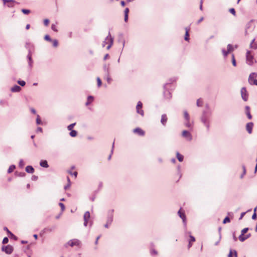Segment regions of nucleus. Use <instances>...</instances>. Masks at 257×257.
Segmentation results:
<instances>
[{
	"label": "nucleus",
	"instance_id": "1",
	"mask_svg": "<svg viewBox=\"0 0 257 257\" xmlns=\"http://www.w3.org/2000/svg\"><path fill=\"white\" fill-rule=\"evenodd\" d=\"M113 39L111 37L110 33H109L108 35L106 37L105 40L102 43V47H105V45L108 44V46L106 48L107 50H109L113 44Z\"/></svg>",
	"mask_w": 257,
	"mask_h": 257
},
{
	"label": "nucleus",
	"instance_id": "2",
	"mask_svg": "<svg viewBox=\"0 0 257 257\" xmlns=\"http://www.w3.org/2000/svg\"><path fill=\"white\" fill-rule=\"evenodd\" d=\"M246 62L249 65H252L254 63L256 62L254 59L253 56L251 54V51L247 50L246 53Z\"/></svg>",
	"mask_w": 257,
	"mask_h": 257
},
{
	"label": "nucleus",
	"instance_id": "3",
	"mask_svg": "<svg viewBox=\"0 0 257 257\" xmlns=\"http://www.w3.org/2000/svg\"><path fill=\"white\" fill-rule=\"evenodd\" d=\"M257 73L255 72L251 73L248 77V81L249 84L251 85L257 86Z\"/></svg>",
	"mask_w": 257,
	"mask_h": 257
},
{
	"label": "nucleus",
	"instance_id": "4",
	"mask_svg": "<svg viewBox=\"0 0 257 257\" xmlns=\"http://www.w3.org/2000/svg\"><path fill=\"white\" fill-rule=\"evenodd\" d=\"M241 96L242 99L246 101L248 100V94L245 87H242L240 90Z\"/></svg>",
	"mask_w": 257,
	"mask_h": 257
},
{
	"label": "nucleus",
	"instance_id": "5",
	"mask_svg": "<svg viewBox=\"0 0 257 257\" xmlns=\"http://www.w3.org/2000/svg\"><path fill=\"white\" fill-rule=\"evenodd\" d=\"M201 121L204 123V124L207 127V128H209V123H208V117L207 115L205 114V112H203V115L201 118Z\"/></svg>",
	"mask_w": 257,
	"mask_h": 257
},
{
	"label": "nucleus",
	"instance_id": "6",
	"mask_svg": "<svg viewBox=\"0 0 257 257\" xmlns=\"http://www.w3.org/2000/svg\"><path fill=\"white\" fill-rule=\"evenodd\" d=\"M2 250L5 251L7 254H9L12 253L13 247L11 245H8L7 246H3L2 248Z\"/></svg>",
	"mask_w": 257,
	"mask_h": 257
},
{
	"label": "nucleus",
	"instance_id": "7",
	"mask_svg": "<svg viewBox=\"0 0 257 257\" xmlns=\"http://www.w3.org/2000/svg\"><path fill=\"white\" fill-rule=\"evenodd\" d=\"M143 104L141 101H139L136 106V110L138 113L141 114L142 116H144V112L142 109Z\"/></svg>",
	"mask_w": 257,
	"mask_h": 257
},
{
	"label": "nucleus",
	"instance_id": "8",
	"mask_svg": "<svg viewBox=\"0 0 257 257\" xmlns=\"http://www.w3.org/2000/svg\"><path fill=\"white\" fill-rule=\"evenodd\" d=\"M182 137L185 138L187 141H190L192 139L191 134L187 131L184 130L182 132Z\"/></svg>",
	"mask_w": 257,
	"mask_h": 257
},
{
	"label": "nucleus",
	"instance_id": "9",
	"mask_svg": "<svg viewBox=\"0 0 257 257\" xmlns=\"http://www.w3.org/2000/svg\"><path fill=\"white\" fill-rule=\"evenodd\" d=\"M80 243H81L80 241L78 239H71V240H69L67 242V244H68L69 245L72 247L74 245L79 246L80 244Z\"/></svg>",
	"mask_w": 257,
	"mask_h": 257
},
{
	"label": "nucleus",
	"instance_id": "10",
	"mask_svg": "<svg viewBox=\"0 0 257 257\" xmlns=\"http://www.w3.org/2000/svg\"><path fill=\"white\" fill-rule=\"evenodd\" d=\"M178 214L179 215L180 217L182 219L184 226L186 228L187 224L186 216L184 212H181V208L178 211Z\"/></svg>",
	"mask_w": 257,
	"mask_h": 257
},
{
	"label": "nucleus",
	"instance_id": "11",
	"mask_svg": "<svg viewBox=\"0 0 257 257\" xmlns=\"http://www.w3.org/2000/svg\"><path fill=\"white\" fill-rule=\"evenodd\" d=\"M90 212L89 211H86L85 212L83 218H84V225L86 226L88 223V221L90 218Z\"/></svg>",
	"mask_w": 257,
	"mask_h": 257
},
{
	"label": "nucleus",
	"instance_id": "12",
	"mask_svg": "<svg viewBox=\"0 0 257 257\" xmlns=\"http://www.w3.org/2000/svg\"><path fill=\"white\" fill-rule=\"evenodd\" d=\"M253 126V123L251 122H248L246 125V129L247 132L250 134L252 133V130Z\"/></svg>",
	"mask_w": 257,
	"mask_h": 257
},
{
	"label": "nucleus",
	"instance_id": "13",
	"mask_svg": "<svg viewBox=\"0 0 257 257\" xmlns=\"http://www.w3.org/2000/svg\"><path fill=\"white\" fill-rule=\"evenodd\" d=\"M27 58L28 59L29 66L30 68L31 69L33 67V61L32 58V55L30 51H29V53L27 56Z\"/></svg>",
	"mask_w": 257,
	"mask_h": 257
},
{
	"label": "nucleus",
	"instance_id": "14",
	"mask_svg": "<svg viewBox=\"0 0 257 257\" xmlns=\"http://www.w3.org/2000/svg\"><path fill=\"white\" fill-rule=\"evenodd\" d=\"M135 133L138 134L140 136H143L145 135V132L140 128L138 127L134 130Z\"/></svg>",
	"mask_w": 257,
	"mask_h": 257
},
{
	"label": "nucleus",
	"instance_id": "15",
	"mask_svg": "<svg viewBox=\"0 0 257 257\" xmlns=\"http://www.w3.org/2000/svg\"><path fill=\"white\" fill-rule=\"evenodd\" d=\"M168 120L167 116L166 114H164L161 116V122L163 125H165Z\"/></svg>",
	"mask_w": 257,
	"mask_h": 257
},
{
	"label": "nucleus",
	"instance_id": "16",
	"mask_svg": "<svg viewBox=\"0 0 257 257\" xmlns=\"http://www.w3.org/2000/svg\"><path fill=\"white\" fill-rule=\"evenodd\" d=\"M250 48L253 49H257V42H255V39H253L250 44Z\"/></svg>",
	"mask_w": 257,
	"mask_h": 257
},
{
	"label": "nucleus",
	"instance_id": "17",
	"mask_svg": "<svg viewBox=\"0 0 257 257\" xmlns=\"http://www.w3.org/2000/svg\"><path fill=\"white\" fill-rule=\"evenodd\" d=\"M11 90L13 92H18L20 91L21 88L19 86L15 85L13 87H12Z\"/></svg>",
	"mask_w": 257,
	"mask_h": 257
},
{
	"label": "nucleus",
	"instance_id": "18",
	"mask_svg": "<svg viewBox=\"0 0 257 257\" xmlns=\"http://www.w3.org/2000/svg\"><path fill=\"white\" fill-rule=\"evenodd\" d=\"M40 165L41 167L47 168L49 167V165L46 160H42L40 163Z\"/></svg>",
	"mask_w": 257,
	"mask_h": 257
},
{
	"label": "nucleus",
	"instance_id": "19",
	"mask_svg": "<svg viewBox=\"0 0 257 257\" xmlns=\"http://www.w3.org/2000/svg\"><path fill=\"white\" fill-rule=\"evenodd\" d=\"M103 69L105 74H107L110 73L109 65L104 64L103 66Z\"/></svg>",
	"mask_w": 257,
	"mask_h": 257
},
{
	"label": "nucleus",
	"instance_id": "20",
	"mask_svg": "<svg viewBox=\"0 0 257 257\" xmlns=\"http://www.w3.org/2000/svg\"><path fill=\"white\" fill-rule=\"evenodd\" d=\"M26 171L28 173H33L34 172V169L31 166H28L26 168Z\"/></svg>",
	"mask_w": 257,
	"mask_h": 257
},
{
	"label": "nucleus",
	"instance_id": "21",
	"mask_svg": "<svg viewBox=\"0 0 257 257\" xmlns=\"http://www.w3.org/2000/svg\"><path fill=\"white\" fill-rule=\"evenodd\" d=\"M164 95L166 99H170L172 97L171 93L168 90L164 91Z\"/></svg>",
	"mask_w": 257,
	"mask_h": 257
},
{
	"label": "nucleus",
	"instance_id": "22",
	"mask_svg": "<svg viewBox=\"0 0 257 257\" xmlns=\"http://www.w3.org/2000/svg\"><path fill=\"white\" fill-rule=\"evenodd\" d=\"M104 78L105 79L108 84H110L112 81V79L110 77V73L104 74Z\"/></svg>",
	"mask_w": 257,
	"mask_h": 257
},
{
	"label": "nucleus",
	"instance_id": "23",
	"mask_svg": "<svg viewBox=\"0 0 257 257\" xmlns=\"http://www.w3.org/2000/svg\"><path fill=\"white\" fill-rule=\"evenodd\" d=\"M128 12H129L128 8H125V10H124V20L125 22H127V21Z\"/></svg>",
	"mask_w": 257,
	"mask_h": 257
},
{
	"label": "nucleus",
	"instance_id": "24",
	"mask_svg": "<svg viewBox=\"0 0 257 257\" xmlns=\"http://www.w3.org/2000/svg\"><path fill=\"white\" fill-rule=\"evenodd\" d=\"M93 97L92 96H89L88 97H87V102H86L85 103V105L86 106L88 105L89 104H90L93 101Z\"/></svg>",
	"mask_w": 257,
	"mask_h": 257
},
{
	"label": "nucleus",
	"instance_id": "25",
	"mask_svg": "<svg viewBox=\"0 0 257 257\" xmlns=\"http://www.w3.org/2000/svg\"><path fill=\"white\" fill-rule=\"evenodd\" d=\"M176 157L179 162H182L183 161L184 157L179 152H177Z\"/></svg>",
	"mask_w": 257,
	"mask_h": 257
},
{
	"label": "nucleus",
	"instance_id": "26",
	"mask_svg": "<svg viewBox=\"0 0 257 257\" xmlns=\"http://www.w3.org/2000/svg\"><path fill=\"white\" fill-rule=\"evenodd\" d=\"M186 33H185V36L184 39L185 41H188L189 40V28H185Z\"/></svg>",
	"mask_w": 257,
	"mask_h": 257
},
{
	"label": "nucleus",
	"instance_id": "27",
	"mask_svg": "<svg viewBox=\"0 0 257 257\" xmlns=\"http://www.w3.org/2000/svg\"><path fill=\"white\" fill-rule=\"evenodd\" d=\"M77 132L75 130H71L70 132V136L72 137H75L77 136Z\"/></svg>",
	"mask_w": 257,
	"mask_h": 257
},
{
	"label": "nucleus",
	"instance_id": "28",
	"mask_svg": "<svg viewBox=\"0 0 257 257\" xmlns=\"http://www.w3.org/2000/svg\"><path fill=\"white\" fill-rule=\"evenodd\" d=\"M15 168H16V167L14 165H11L9 167L8 170V173H10L12 172L14 170Z\"/></svg>",
	"mask_w": 257,
	"mask_h": 257
},
{
	"label": "nucleus",
	"instance_id": "29",
	"mask_svg": "<svg viewBox=\"0 0 257 257\" xmlns=\"http://www.w3.org/2000/svg\"><path fill=\"white\" fill-rule=\"evenodd\" d=\"M184 117H185V119L186 120V121H189L190 120V117H189V115L187 111H184Z\"/></svg>",
	"mask_w": 257,
	"mask_h": 257
},
{
	"label": "nucleus",
	"instance_id": "30",
	"mask_svg": "<svg viewBox=\"0 0 257 257\" xmlns=\"http://www.w3.org/2000/svg\"><path fill=\"white\" fill-rule=\"evenodd\" d=\"M238 239L239 240L241 241V242H243L245 240H246V238H245V236L244 235V234H241L239 237H238Z\"/></svg>",
	"mask_w": 257,
	"mask_h": 257
},
{
	"label": "nucleus",
	"instance_id": "31",
	"mask_svg": "<svg viewBox=\"0 0 257 257\" xmlns=\"http://www.w3.org/2000/svg\"><path fill=\"white\" fill-rule=\"evenodd\" d=\"M203 104V101L201 99H198L197 100L196 105L198 107L202 106Z\"/></svg>",
	"mask_w": 257,
	"mask_h": 257
},
{
	"label": "nucleus",
	"instance_id": "32",
	"mask_svg": "<svg viewBox=\"0 0 257 257\" xmlns=\"http://www.w3.org/2000/svg\"><path fill=\"white\" fill-rule=\"evenodd\" d=\"M242 168L243 172H242V174L240 176V178L241 179L243 178L244 175L246 174V169H245V166L242 165Z\"/></svg>",
	"mask_w": 257,
	"mask_h": 257
},
{
	"label": "nucleus",
	"instance_id": "33",
	"mask_svg": "<svg viewBox=\"0 0 257 257\" xmlns=\"http://www.w3.org/2000/svg\"><path fill=\"white\" fill-rule=\"evenodd\" d=\"M231 57H232V65L234 66H236V61H235V59L234 55V54H232Z\"/></svg>",
	"mask_w": 257,
	"mask_h": 257
},
{
	"label": "nucleus",
	"instance_id": "34",
	"mask_svg": "<svg viewBox=\"0 0 257 257\" xmlns=\"http://www.w3.org/2000/svg\"><path fill=\"white\" fill-rule=\"evenodd\" d=\"M76 123H71L70 125H69L67 127V128L69 131L73 130V128L75 125Z\"/></svg>",
	"mask_w": 257,
	"mask_h": 257
},
{
	"label": "nucleus",
	"instance_id": "35",
	"mask_svg": "<svg viewBox=\"0 0 257 257\" xmlns=\"http://www.w3.org/2000/svg\"><path fill=\"white\" fill-rule=\"evenodd\" d=\"M233 46L231 45V44H228L227 45V51L229 52H230L231 51H233Z\"/></svg>",
	"mask_w": 257,
	"mask_h": 257
},
{
	"label": "nucleus",
	"instance_id": "36",
	"mask_svg": "<svg viewBox=\"0 0 257 257\" xmlns=\"http://www.w3.org/2000/svg\"><path fill=\"white\" fill-rule=\"evenodd\" d=\"M36 123L37 124H41L42 123V121L40 119V117L39 115H37V116Z\"/></svg>",
	"mask_w": 257,
	"mask_h": 257
},
{
	"label": "nucleus",
	"instance_id": "37",
	"mask_svg": "<svg viewBox=\"0 0 257 257\" xmlns=\"http://www.w3.org/2000/svg\"><path fill=\"white\" fill-rule=\"evenodd\" d=\"M25 165V163L23 160H21L19 163V166L20 168H23Z\"/></svg>",
	"mask_w": 257,
	"mask_h": 257
},
{
	"label": "nucleus",
	"instance_id": "38",
	"mask_svg": "<svg viewBox=\"0 0 257 257\" xmlns=\"http://www.w3.org/2000/svg\"><path fill=\"white\" fill-rule=\"evenodd\" d=\"M96 80H97V86L98 87H100L102 84L100 78L99 77H97L96 78Z\"/></svg>",
	"mask_w": 257,
	"mask_h": 257
},
{
	"label": "nucleus",
	"instance_id": "39",
	"mask_svg": "<svg viewBox=\"0 0 257 257\" xmlns=\"http://www.w3.org/2000/svg\"><path fill=\"white\" fill-rule=\"evenodd\" d=\"M114 146V142H113V144H112V149H111V154H110V155L108 156V159L109 160H110V159L111 158V156H112V154L113 153Z\"/></svg>",
	"mask_w": 257,
	"mask_h": 257
},
{
	"label": "nucleus",
	"instance_id": "40",
	"mask_svg": "<svg viewBox=\"0 0 257 257\" xmlns=\"http://www.w3.org/2000/svg\"><path fill=\"white\" fill-rule=\"evenodd\" d=\"M185 125H186V126H187V127H192V123L190 122V120L189 121H187L185 123Z\"/></svg>",
	"mask_w": 257,
	"mask_h": 257
},
{
	"label": "nucleus",
	"instance_id": "41",
	"mask_svg": "<svg viewBox=\"0 0 257 257\" xmlns=\"http://www.w3.org/2000/svg\"><path fill=\"white\" fill-rule=\"evenodd\" d=\"M112 221H113V217H112V215H111L108 218L107 222V223L111 224V222H112Z\"/></svg>",
	"mask_w": 257,
	"mask_h": 257
},
{
	"label": "nucleus",
	"instance_id": "42",
	"mask_svg": "<svg viewBox=\"0 0 257 257\" xmlns=\"http://www.w3.org/2000/svg\"><path fill=\"white\" fill-rule=\"evenodd\" d=\"M18 83L19 84H20L21 86H25V84H26V82H25V81H23V80H19V81H18Z\"/></svg>",
	"mask_w": 257,
	"mask_h": 257
},
{
	"label": "nucleus",
	"instance_id": "43",
	"mask_svg": "<svg viewBox=\"0 0 257 257\" xmlns=\"http://www.w3.org/2000/svg\"><path fill=\"white\" fill-rule=\"evenodd\" d=\"M22 12L23 14L28 15L30 13V11L29 10L27 9H22Z\"/></svg>",
	"mask_w": 257,
	"mask_h": 257
},
{
	"label": "nucleus",
	"instance_id": "44",
	"mask_svg": "<svg viewBox=\"0 0 257 257\" xmlns=\"http://www.w3.org/2000/svg\"><path fill=\"white\" fill-rule=\"evenodd\" d=\"M222 52L223 53V56L225 57H226L227 56L228 54L229 53L228 51H226L224 49L222 50Z\"/></svg>",
	"mask_w": 257,
	"mask_h": 257
},
{
	"label": "nucleus",
	"instance_id": "45",
	"mask_svg": "<svg viewBox=\"0 0 257 257\" xmlns=\"http://www.w3.org/2000/svg\"><path fill=\"white\" fill-rule=\"evenodd\" d=\"M230 221V220L229 218L228 217H227H227H226L224 219V220H223V223L225 224V223H227V222H229Z\"/></svg>",
	"mask_w": 257,
	"mask_h": 257
},
{
	"label": "nucleus",
	"instance_id": "46",
	"mask_svg": "<svg viewBox=\"0 0 257 257\" xmlns=\"http://www.w3.org/2000/svg\"><path fill=\"white\" fill-rule=\"evenodd\" d=\"M44 39L45 40L51 42L52 40L48 35H45Z\"/></svg>",
	"mask_w": 257,
	"mask_h": 257
},
{
	"label": "nucleus",
	"instance_id": "47",
	"mask_svg": "<svg viewBox=\"0 0 257 257\" xmlns=\"http://www.w3.org/2000/svg\"><path fill=\"white\" fill-rule=\"evenodd\" d=\"M4 229L11 235V236H14V234L8 229V228L7 227H5L4 228Z\"/></svg>",
	"mask_w": 257,
	"mask_h": 257
},
{
	"label": "nucleus",
	"instance_id": "48",
	"mask_svg": "<svg viewBox=\"0 0 257 257\" xmlns=\"http://www.w3.org/2000/svg\"><path fill=\"white\" fill-rule=\"evenodd\" d=\"M248 230V228H247V227L244 228L241 230V234H244Z\"/></svg>",
	"mask_w": 257,
	"mask_h": 257
},
{
	"label": "nucleus",
	"instance_id": "49",
	"mask_svg": "<svg viewBox=\"0 0 257 257\" xmlns=\"http://www.w3.org/2000/svg\"><path fill=\"white\" fill-rule=\"evenodd\" d=\"M52 41V42H53V46H54V47H57L58 44V41H57L56 40H53V41Z\"/></svg>",
	"mask_w": 257,
	"mask_h": 257
},
{
	"label": "nucleus",
	"instance_id": "50",
	"mask_svg": "<svg viewBox=\"0 0 257 257\" xmlns=\"http://www.w3.org/2000/svg\"><path fill=\"white\" fill-rule=\"evenodd\" d=\"M59 206L61 207V210L63 211L65 209V206L64 204L62 203H59Z\"/></svg>",
	"mask_w": 257,
	"mask_h": 257
},
{
	"label": "nucleus",
	"instance_id": "51",
	"mask_svg": "<svg viewBox=\"0 0 257 257\" xmlns=\"http://www.w3.org/2000/svg\"><path fill=\"white\" fill-rule=\"evenodd\" d=\"M8 241H9L8 238L6 237L3 240V244H6V243H7L8 242Z\"/></svg>",
	"mask_w": 257,
	"mask_h": 257
},
{
	"label": "nucleus",
	"instance_id": "52",
	"mask_svg": "<svg viewBox=\"0 0 257 257\" xmlns=\"http://www.w3.org/2000/svg\"><path fill=\"white\" fill-rule=\"evenodd\" d=\"M51 29L55 32H57V29L56 28V26L54 24H52L51 26Z\"/></svg>",
	"mask_w": 257,
	"mask_h": 257
},
{
	"label": "nucleus",
	"instance_id": "53",
	"mask_svg": "<svg viewBox=\"0 0 257 257\" xmlns=\"http://www.w3.org/2000/svg\"><path fill=\"white\" fill-rule=\"evenodd\" d=\"M229 12H230L232 14H233L234 16H235V11L234 9H233V8L230 9H229Z\"/></svg>",
	"mask_w": 257,
	"mask_h": 257
},
{
	"label": "nucleus",
	"instance_id": "54",
	"mask_svg": "<svg viewBox=\"0 0 257 257\" xmlns=\"http://www.w3.org/2000/svg\"><path fill=\"white\" fill-rule=\"evenodd\" d=\"M190 240L189 241L191 242H194L195 241V238L194 236H192L191 235H189Z\"/></svg>",
	"mask_w": 257,
	"mask_h": 257
},
{
	"label": "nucleus",
	"instance_id": "55",
	"mask_svg": "<svg viewBox=\"0 0 257 257\" xmlns=\"http://www.w3.org/2000/svg\"><path fill=\"white\" fill-rule=\"evenodd\" d=\"M49 20L48 19H45L44 21V24L45 26H47L49 25Z\"/></svg>",
	"mask_w": 257,
	"mask_h": 257
},
{
	"label": "nucleus",
	"instance_id": "56",
	"mask_svg": "<svg viewBox=\"0 0 257 257\" xmlns=\"http://www.w3.org/2000/svg\"><path fill=\"white\" fill-rule=\"evenodd\" d=\"M158 253L157 251L154 249H153L151 250V254L153 255H157Z\"/></svg>",
	"mask_w": 257,
	"mask_h": 257
},
{
	"label": "nucleus",
	"instance_id": "57",
	"mask_svg": "<svg viewBox=\"0 0 257 257\" xmlns=\"http://www.w3.org/2000/svg\"><path fill=\"white\" fill-rule=\"evenodd\" d=\"M69 174L70 175H74L75 178L77 177V172H74V173H72V172L69 171Z\"/></svg>",
	"mask_w": 257,
	"mask_h": 257
},
{
	"label": "nucleus",
	"instance_id": "58",
	"mask_svg": "<svg viewBox=\"0 0 257 257\" xmlns=\"http://www.w3.org/2000/svg\"><path fill=\"white\" fill-rule=\"evenodd\" d=\"M246 115L248 119H250L251 118L252 116L249 111L246 112Z\"/></svg>",
	"mask_w": 257,
	"mask_h": 257
},
{
	"label": "nucleus",
	"instance_id": "59",
	"mask_svg": "<svg viewBox=\"0 0 257 257\" xmlns=\"http://www.w3.org/2000/svg\"><path fill=\"white\" fill-rule=\"evenodd\" d=\"M246 212H242L240 214V217L239 218V220H241L243 217L244 216V215L245 214Z\"/></svg>",
	"mask_w": 257,
	"mask_h": 257
},
{
	"label": "nucleus",
	"instance_id": "60",
	"mask_svg": "<svg viewBox=\"0 0 257 257\" xmlns=\"http://www.w3.org/2000/svg\"><path fill=\"white\" fill-rule=\"evenodd\" d=\"M204 20V18L203 17H202L201 18H200V19L197 21V24L198 25L199 24H200V23H201L202 21H203V20Z\"/></svg>",
	"mask_w": 257,
	"mask_h": 257
},
{
	"label": "nucleus",
	"instance_id": "61",
	"mask_svg": "<svg viewBox=\"0 0 257 257\" xmlns=\"http://www.w3.org/2000/svg\"><path fill=\"white\" fill-rule=\"evenodd\" d=\"M256 218V213L254 212L253 215H252V219H255Z\"/></svg>",
	"mask_w": 257,
	"mask_h": 257
},
{
	"label": "nucleus",
	"instance_id": "62",
	"mask_svg": "<svg viewBox=\"0 0 257 257\" xmlns=\"http://www.w3.org/2000/svg\"><path fill=\"white\" fill-rule=\"evenodd\" d=\"M31 110V111L32 113H34V114H36V111L35 110V109L33 108H31L30 109Z\"/></svg>",
	"mask_w": 257,
	"mask_h": 257
},
{
	"label": "nucleus",
	"instance_id": "63",
	"mask_svg": "<svg viewBox=\"0 0 257 257\" xmlns=\"http://www.w3.org/2000/svg\"><path fill=\"white\" fill-rule=\"evenodd\" d=\"M100 236H98L96 237V240L95 241V244H97L98 243V239L100 238Z\"/></svg>",
	"mask_w": 257,
	"mask_h": 257
},
{
	"label": "nucleus",
	"instance_id": "64",
	"mask_svg": "<svg viewBox=\"0 0 257 257\" xmlns=\"http://www.w3.org/2000/svg\"><path fill=\"white\" fill-rule=\"evenodd\" d=\"M70 186V184L68 183L66 186L64 187V189L67 190Z\"/></svg>",
	"mask_w": 257,
	"mask_h": 257
}]
</instances>
